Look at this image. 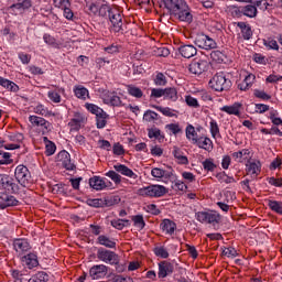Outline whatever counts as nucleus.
I'll return each instance as SVG.
<instances>
[{
    "mask_svg": "<svg viewBox=\"0 0 282 282\" xmlns=\"http://www.w3.org/2000/svg\"><path fill=\"white\" fill-rule=\"evenodd\" d=\"M210 58L216 63H221L224 62V53H221V51H213L210 53Z\"/></svg>",
    "mask_w": 282,
    "mask_h": 282,
    "instance_id": "nucleus-64",
    "label": "nucleus"
},
{
    "mask_svg": "<svg viewBox=\"0 0 282 282\" xmlns=\"http://www.w3.org/2000/svg\"><path fill=\"white\" fill-rule=\"evenodd\" d=\"M194 144H197L199 149H204L205 151H213V140L208 137H199Z\"/></svg>",
    "mask_w": 282,
    "mask_h": 282,
    "instance_id": "nucleus-29",
    "label": "nucleus"
},
{
    "mask_svg": "<svg viewBox=\"0 0 282 282\" xmlns=\"http://www.w3.org/2000/svg\"><path fill=\"white\" fill-rule=\"evenodd\" d=\"M202 164H203L204 171H208L210 173H213V171L217 169V164H215V160L213 159H206L205 161H203Z\"/></svg>",
    "mask_w": 282,
    "mask_h": 282,
    "instance_id": "nucleus-49",
    "label": "nucleus"
},
{
    "mask_svg": "<svg viewBox=\"0 0 282 282\" xmlns=\"http://www.w3.org/2000/svg\"><path fill=\"white\" fill-rule=\"evenodd\" d=\"M165 8L170 14H173L178 8L186 3L184 0H163Z\"/></svg>",
    "mask_w": 282,
    "mask_h": 282,
    "instance_id": "nucleus-26",
    "label": "nucleus"
},
{
    "mask_svg": "<svg viewBox=\"0 0 282 282\" xmlns=\"http://www.w3.org/2000/svg\"><path fill=\"white\" fill-rule=\"evenodd\" d=\"M166 193H169V191L164 185H149L137 191V195L141 197H164Z\"/></svg>",
    "mask_w": 282,
    "mask_h": 282,
    "instance_id": "nucleus-3",
    "label": "nucleus"
},
{
    "mask_svg": "<svg viewBox=\"0 0 282 282\" xmlns=\"http://www.w3.org/2000/svg\"><path fill=\"white\" fill-rule=\"evenodd\" d=\"M113 169L117 173H120V175H124V177H129L130 180H138V174H135L133 170L129 169L124 164H116L113 165Z\"/></svg>",
    "mask_w": 282,
    "mask_h": 282,
    "instance_id": "nucleus-19",
    "label": "nucleus"
},
{
    "mask_svg": "<svg viewBox=\"0 0 282 282\" xmlns=\"http://www.w3.org/2000/svg\"><path fill=\"white\" fill-rule=\"evenodd\" d=\"M268 206L273 210V213H276L278 215H282V202L269 200Z\"/></svg>",
    "mask_w": 282,
    "mask_h": 282,
    "instance_id": "nucleus-47",
    "label": "nucleus"
},
{
    "mask_svg": "<svg viewBox=\"0 0 282 282\" xmlns=\"http://www.w3.org/2000/svg\"><path fill=\"white\" fill-rule=\"evenodd\" d=\"M89 185L95 191H104V188H109V186H111V182L100 176H94L89 180Z\"/></svg>",
    "mask_w": 282,
    "mask_h": 282,
    "instance_id": "nucleus-12",
    "label": "nucleus"
},
{
    "mask_svg": "<svg viewBox=\"0 0 282 282\" xmlns=\"http://www.w3.org/2000/svg\"><path fill=\"white\" fill-rule=\"evenodd\" d=\"M177 88L170 87L165 88V97L164 100H171L172 102H177Z\"/></svg>",
    "mask_w": 282,
    "mask_h": 282,
    "instance_id": "nucleus-39",
    "label": "nucleus"
},
{
    "mask_svg": "<svg viewBox=\"0 0 282 282\" xmlns=\"http://www.w3.org/2000/svg\"><path fill=\"white\" fill-rule=\"evenodd\" d=\"M72 3L70 2H65V6L62 7L61 9L64 10V17L68 21H72L74 19V11H72Z\"/></svg>",
    "mask_w": 282,
    "mask_h": 282,
    "instance_id": "nucleus-50",
    "label": "nucleus"
},
{
    "mask_svg": "<svg viewBox=\"0 0 282 282\" xmlns=\"http://www.w3.org/2000/svg\"><path fill=\"white\" fill-rule=\"evenodd\" d=\"M22 265L32 270L39 265V257L34 252H30L21 258Z\"/></svg>",
    "mask_w": 282,
    "mask_h": 282,
    "instance_id": "nucleus-16",
    "label": "nucleus"
},
{
    "mask_svg": "<svg viewBox=\"0 0 282 282\" xmlns=\"http://www.w3.org/2000/svg\"><path fill=\"white\" fill-rule=\"evenodd\" d=\"M97 259L104 261V263H109L110 265H116L118 263V254L105 248L98 249Z\"/></svg>",
    "mask_w": 282,
    "mask_h": 282,
    "instance_id": "nucleus-8",
    "label": "nucleus"
},
{
    "mask_svg": "<svg viewBox=\"0 0 282 282\" xmlns=\"http://www.w3.org/2000/svg\"><path fill=\"white\" fill-rule=\"evenodd\" d=\"M84 123L85 117L80 113H75L74 118L68 122V127H70V131H79Z\"/></svg>",
    "mask_w": 282,
    "mask_h": 282,
    "instance_id": "nucleus-22",
    "label": "nucleus"
},
{
    "mask_svg": "<svg viewBox=\"0 0 282 282\" xmlns=\"http://www.w3.org/2000/svg\"><path fill=\"white\" fill-rule=\"evenodd\" d=\"M127 91L133 98H142L144 96V93H142V89L138 88L134 85H128Z\"/></svg>",
    "mask_w": 282,
    "mask_h": 282,
    "instance_id": "nucleus-42",
    "label": "nucleus"
},
{
    "mask_svg": "<svg viewBox=\"0 0 282 282\" xmlns=\"http://www.w3.org/2000/svg\"><path fill=\"white\" fill-rule=\"evenodd\" d=\"M165 128L173 133V135H177V133H182V128L180 127V123H169L165 126Z\"/></svg>",
    "mask_w": 282,
    "mask_h": 282,
    "instance_id": "nucleus-59",
    "label": "nucleus"
},
{
    "mask_svg": "<svg viewBox=\"0 0 282 282\" xmlns=\"http://www.w3.org/2000/svg\"><path fill=\"white\" fill-rule=\"evenodd\" d=\"M33 111H34V113H37V116H48L50 115V110H47V108L41 104L35 106Z\"/></svg>",
    "mask_w": 282,
    "mask_h": 282,
    "instance_id": "nucleus-60",
    "label": "nucleus"
},
{
    "mask_svg": "<svg viewBox=\"0 0 282 282\" xmlns=\"http://www.w3.org/2000/svg\"><path fill=\"white\" fill-rule=\"evenodd\" d=\"M0 85L1 87H4V89H8L9 91H19V86L10 79L0 77Z\"/></svg>",
    "mask_w": 282,
    "mask_h": 282,
    "instance_id": "nucleus-37",
    "label": "nucleus"
},
{
    "mask_svg": "<svg viewBox=\"0 0 282 282\" xmlns=\"http://www.w3.org/2000/svg\"><path fill=\"white\" fill-rule=\"evenodd\" d=\"M132 221L135 228H138L139 230H144V226H147V223H144L143 215L132 216Z\"/></svg>",
    "mask_w": 282,
    "mask_h": 282,
    "instance_id": "nucleus-46",
    "label": "nucleus"
},
{
    "mask_svg": "<svg viewBox=\"0 0 282 282\" xmlns=\"http://www.w3.org/2000/svg\"><path fill=\"white\" fill-rule=\"evenodd\" d=\"M50 281V275L47 273L40 271L34 274L28 282H47Z\"/></svg>",
    "mask_w": 282,
    "mask_h": 282,
    "instance_id": "nucleus-45",
    "label": "nucleus"
},
{
    "mask_svg": "<svg viewBox=\"0 0 282 282\" xmlns=\"http://www.w3.org/2000/svg\"><path fill=\"white\" fill-rule=\"evenodd\" d=\"M209 129H210L212 137L214 139L220 135L219 124L217 123V121H215V119H212V121L209 122Z\"/></svg>",
    "mask_w": 282,
    "mask_h": 282,
    "instance_id": "nucleus-54",
    "label": "nucleus"
},
{
    "mask_svg": "<svg viewBox=\"0 0 282 282\" xmlns=\"http://www.w3.org/2000/svg\"><path fill=\"white\" fill-rule=\"evenodd\" d=\"M263 45L267 50H279V43L271 37L263 40Z\"/></svg>",
    "mask_w": 282,
    "mask_h": 282,
    "instance_id": "nucleus-52",
    "label": "nucleus"
},
{
    "mask_svg": "<svg viewBox=\"0 0 282 282\" xmlns=\"http://www.w3.org/2000/svg\"><path fill=\"white\" fill-rule=\"evenodd\" d=\"M173 155L177 164H188V158L184 155V152H182L177 147L174 148Z\"/></svg>",
    "mask_w": 282,
    "mask_h": 282,
    "instance_id": "nucleus-36",
    "label": "nucleus"
},
{
    "mask_svg": "<svg viewBox=\"0 0 282 282\" xmlns=\"http://www.w3.org/2000/svg\"><path fill=\"white\" fill-rule=\"evenodd\" d=\"M178 52L183 58H193L197 55V48L191 44L180 46Z\"/></svg>",
    "mask_w": 282,
    "mask_h": 282,
    "instance_id": "nucleus-23",
    "label": "nucleus"
},
{
    "mask_svg": "<svg viewBox=\"0 0 282 282\" xmlns=\"http://www.w3.org/2000/svg\"><path fill=\"white\" fill-rule=\"evenodd\" d=\"M15 2L10 7L12 12H23L32 8V0H14Z\"/></svg>",
    "mask_w": 282,
    "mask_h": 282,
    "instance_id": "nucleus-20",
    "label": "nucleus"
},
{
    "mask_svg": "<svg viewBox=\"0 0 282 282\" xmlns=\"http://www.w3.org/2000/svg\"><path fill=\"white\" fill-rule=\"evenodd\" d=\"M171 17L177 21H182L183 23H193V13L191 12V8L186 2L178 7L177 10L171 14Z\"/></svg>",
    "mask_w": 282,
    "mask_h": 282,
    "instance_id": "nucleus-5",
    "label": "nucleus"
},
{
    "mask_svg": "<svg viewBox=\"0 0 282 282\" xmlns=\"http://www.w3.org/2000/svg\"><path fill=\"white\" fill-rule=\"evenodd\" d=\"M185 135L186 138L192 142V144H195L199 138H197V131L195 130V127L193 124H187L185 129Z\"/></svg>",
    "mask_w": 282,
    "mask_h": 282,
    "instance_id": "nucleus-32",
    "label": "nucleus"
},
{
    "mask_svg": "<svg viewBox=\"0 0 282 282\" xmlns=\"http://www.w3.org/2000/svg\"><path fill=\"white\" fill-rule=\"evenodd\" d=\"M218 182H220V184H235V182H237L235 180V177L232 176H228V174H226V172H220L216 175Z\"/></svg>",
    "mask_w": 282,
    "mask_h": 282,
    "instance_id": "nucleus-41",
    "label": "nucleus"
},
{
    "mask_svg": "<svg viewBox=\"0 0 282 282\" xmlns=\"http://www.w3.org/2000/svg\"><path fill=\"white\" fill-rule=\"evenodd\" d=\"M156 111H160L163 116H166L167 118H175L177 115H175V110L169 108V107H162V106H153Z\"/></svg>",
    "mask_w": 282,
    "mask_h": 282,
    "instance_id": "nucleus-43",
    "label": "nucleus"
},
{
    "mask_svg": "<svg viewBox=\"0 0 282 282\" xmlns=\"http://www.w3.org/2000/svg\"><path fill=\"white\" fill-rule=\"evenodd\" d=\"M126 226H129V220L127 219H113L111 220V227L117 230H122Z\"/></svg>",
    "mask_w": 282,
    "mask_h": 282,
    "instance_id": "nucleus-48",
    "label": "nucleus"
},
{
    "mask_svg": "<svg viewBox=\"0 0 282 282\" xmlns=\"http://www.w3.org/2000/svg\"><path fill=\"white\" fill-rule=\"evenodd\" d=\"M220 111H225V113H228L229 116H241V104L235 102L231 106H224L220 108Z\"/></svg>",
    "mask_w": 282,
    "mask_h": 282,
    "instance_id": "nucleus-27",
    "label": "nucleus"
},
{
    "mask_svg": "<svg viewBox=\"0 0 282 282\" xmlns=\"http://www.w3.org/2000/svg\"><path fill=\"white\" fill-rule=\"evenodd\" d=\"M73 91L79 100H87L89 98V90L83 85L74 86Z\"/></svg>",
    "mask_w": 282,
    "mask_h": 282,
    "instance_id": "nucleus-30",
    "label": "nucleus"
},
{
    "mask_svg": "<svg viewBox=\"0 0 282 282\" xmlns=\"http://www.w3.org/2000/svg\"><path fill=\"white\" fill-rule=\"evenodd\" d=\"M235 24L237 25V28H239L242 34V39H245V41H250L252 39V28L250 26V24L246 22H236Z\"/></svg>",
    "mask_w": 282,
    "mask_h": 282,
    "instance_id": "nucleus-24",
    "label": "nucleus"
},
{
    "mask_svg": "<svg viewBox=\"0 0 282 282\" xmlns=\"http://www.w3.org/2000/svg\"><path fill=\"white\" fill-rule=\"evenodd\" d=\"M14 175H15V180L24 188L30 185V180L32 178V174H30V170L28 169V166L18 165L15 167Z\"/></svg>",
    "mask_w": 282,
    "mask_h": 282,
    "instance_id": "nucleus-6",
    "label": "nucleus"
},
{
    "mask_svg": "<svg viewBox=\"0 0 282 282\" xmlns=\"http://www.w3.org/2000/svg\"><path fill=\"white\" fill-rule=\"evenodd\" d=\"M61 94H65V88H57L56 90H50L47 97L52 102H61Z\"/></svg>",
    "mask_w": 282,
    "mask_h": 282,
    "instance_id": "nucleus-35",
    "label": "nucleus"
},
{
    "mask_svg": "<svg viewBox=\"0 0 282 282\" xmlns=\"http://www.w3.org/2000/svg\"><path fill=\"white\" fill-rule=\"evenodd\" d=\"M209 87L214 91H228L232 87V82L226 78V74L217 73L209 80Z\"/></svg>",
    "mask_w": 282,
    "mask_h": 282,
    "instance_id": "nucleus-1",
    "label": "nucleus"
},
{
    "mask_svg": "<svg viewBox=\"0 0 282 282\" xmlns=\"http://www.w3.org/2000/svg\"><path fill=\"white\" fill-rule=\"evenodd\" d=\"M108 268L105 264H96L90 268L89 275L91 279H104V276H107Z\"/></svg>",
    "mask_w": 282,
    "mask_h": 282,
    "instance_id": "nucleus-17",
    "label": "nucleus"
},
{
    "mask_svg": "<svg viewBox=\"0 0 282 282\" xmlns=\"http://www.w3.org/2000/svg\"><path fill=\"white\" fill-rule=\"evenodd\" d=\"M194 43L200 50H215L217 47V42L204 33L197 34Z\"/></svg>",
    "mask_w": 282,
    "mask_h": 282,
    "instance_id": "nucleus-7",
    "label": "nucleus"
},
{
    "mask_svg": "<svg viewBox=\"0 0 282 282\" xmlns=\"http://www.w3.org/2000/svg\"><path fill=\"white\" fill-rule=\"evenodd\" d=\"M208 62L205 59H193L189 64L188 70L191 74H195L199 76L200 74H204V70L207 69Z\"/></svg>",
    "mask_w": 282,
    "mask_h": 282,
    "instance_id": "nucleus-11",
    "label": "nucleus"
},
{
    "mask_svg": "<svg viewBox=\"0 0 282 282\" xmlns=\"http://www.w3.org/2000/svg\"><path fill=\"white\" fill-rule=\"evenodd\" d=\"M29 122H31L33 127H40L41 124H45V118L39 116H30Z\"/></svg>",
    "mask_w": 282,
    "mask_h": 282,
    "instance_id": "nucleus-56",
    "label": "nucleus"
},
{
    "mask_svg": "<svg viewBox=\"0 0 282 282\" xmlns=\"http://www.w3.org/2000/svg\"><path fill=\"white\" fill-rule=\"evenodd\" d=\"M158 112L153 110H147L143 115V120L145 122H155V120H158Z\"/></svg>",
    "mask_w": 282,
    "mask_h": 282,
    "instance_id": "nucleus-53",
    "label": "nucleus"
},
{
    "mask_svg": "<svg viewBox=\"0 0 282 282\" xmlns=\"http://www.w3.org/2000/svg\"><path fill=\"white\" fill-rule=\"evenodd\" d=\"M223 254L225 257H229L230 259H235V257H237V254H239V253L237 252V250L234 247H228L223 250Z\"/></svg>",
    "mask_w": 282,
    "mask_h": 282,
    "instance_id": "nucleus-63",
    "label": "nucleus"
},
{
    "mask_svg": "<svg viewBox=\"0 0 282 282\" xmlns=\"http://www.w3.org/2000/svg\"><path fill=\"white\" fill-rule=\"evenodd\" d=\"M148 137L151 140H158V142H164V134H162V131L158 128H151L148 130Z\"/></svg>",
    "mask_w": 282,
    "mask_h": 282,
    "instance_id": "nucleus-34",
    "label": "nucleus"
},
{
    "mask_svg": "<svg viewBox=\"0 0 282 282\" xmlns=\"http://www.w3.org/2000/svg\"><path fill=\"white\" fill-rule=\"evenodd\" d=\"M106 177H109L115 182V184H120L122 182V176L118 174L116 171H109L106 173Z\"/></svg>",
    "mask_w": 282,
    "mask_h": 282,
    "instance_id": "nucleus-57",
    "label": "nucleus"
},
{
    "mask_svg": "<svg viewBox=\"0 0 282 282\" xmlns=\"http://www.w3.org/2000/svg\"><path fill=\"white\" fill-rule=\"evenodd\" d=\"M13 248L19 257H23L25 252H30L32 247L25 239H15L13 240Z\"/></svg>",
    "mask_w": 282,
    "mask_h": 282,
    "instance_id": "nucleus-15",
    "label": "nucleus"
},
{
    "mask_svg": "<svg viewBox=\"0 0 282 282\" xmlns=\"http://www.w3.org/2000/svg\"><path fill=\"white\" fill-rule=\"evenodd\" d=\"M101 99L105 105H111L112 107H120L122 105V100L116 93H111L109 90H105L101 94Z\"/></svg>",
    "mask_w": 282,
    "mask_h": 282,
    "instance_id": "nucleus-10",
    "label": "nucleus"
},
{
    "mask_svg": "<svg viewBox=\"0 0 282 282\" xmlns=\"http://www.w3.org/2000/svg\"><path fill=\"white\" fill-rule=\"evenodd\" d=\"M112 32H124V15L118 8H112L109 15Z\"/></svg>",
    "mask_w": 282,
    "mask_h": 282,
    "instance_id": "nucleus-2",
    "label": "nucleus"
},
{
    "mask_svg": "<svg viewBox=\"0 0 282 282\" xmlns=\"http://www.w3.org/2000/svg\"><path fill=\"white\" fill-rule=\"evenodd\" d=\"M85 107L88 111H90V113H94L96 117L105 112V110L94 104H86Z\"/></svg>",
    "mask_w": 282,
    "mask_h": 282,
    "instance_id": "nucleus-55",
    "label": "nucleus"
},
{
    "mask_svg": "<svg viewBox=\"0 0 282 282\" xmlns=\"http://www.w3.org/2000/svg\"><path fill=\"white\" fill-rule=\"evenodd\" d=\"M97 243H99V246H104L105 248H116V240L105 235L98 236Z\"/></svg>",
    "mask_w": 282,
    "mask_h": 282,
    "instance_id": "nucleus-31",
    "label": "nucleus"
},
{
    "mask_svg": "<svg viewBox=\"0 0 282 282\" xmlns=\"http://www.w3.org/2000/svg\"><path fill=\"white\" fill-rule=\"evenodd\" d=\"M175 270V267L173 265V263L163 260L161 262H159V272H158V276L159 279H166V276H169V274H173Z\"/></svg>",
    "mask_w": 282,
    "mask_h": 282,
    "instance_id": "nucleus-13",
    "label": "nucleus"
},
{
    "mask_svg": "<svg viewBox=\"0 0 282 282\" xmlns=\"http://www.w3.org/2000/svg\"><path fill=\"white\" fill-rule=\"evenodd\" d=\"M195 217L200 224H210L212 226H217L221 221V215L215 210L198 212Z\"/></svg>",
    "mask_w": 282,
    "mask_h": 282,
    "instance_id": "nucleus-4",
    "label": "nucleus"
},
{
    "mask_svg": "<svg viewBox=\"0 0 282 282\" xmlns=\"http://www.w3.org/2000/svg\"><path fill=\"white\" fill-rule=\"evenodd\" d=\"M154 83L159 87H164V85H166V76L162 73H158L154 78Z\"/></svg>",
    "mask_w": 282,
    "mask_h": 282,
    "instance_id": "nucleus-61",
    "label": "nucleus"
},
{
    "mask_svg": "<svg viewBox=\"0 0 282 282\" xmlns=\"http://www.w3.org/2000/svg\"><path fill=\"white\" fill-rule=\"evenodd\" d=\"M231 155L234 160H236V162H243V160H248V155H250V150L243 149L238 152H234Z\"/></svg>",
    "mask_w": 282,
    "mask_h": 282,
    "instance_id": "nucleus-40",
    "label": "nucleus"
},
{
    "mask_svg": "<svg viewBox=\"0 0 282 282\" xmlns=\"http://www.w3.org/2000/svg\"><path fill=\"white\" fill-rule=\"evenodd\" d=\"M0 189L8 191L9 193H14L17 191V184L12 182L10 176L0 174Z\"/></svg>",
    "mask_w": 282,
    "mask_h": 282,
    "instance_id": "nucleus-18",
    "label": "nucleus"
},
{
    "mask_svg": "<svg viewBox=\"0 0 282 282\" xmlns=\"http://www.w3.org/2000/svg\"><path fill=\"white\" fill-rule=\"evenodd\" d=\"M243 17H248L249 19H254L258 14L257 4H247L242 7Z\"/></svg>",
    "mask_w": 282,
    "mask_h": 282,
    "instance_id": "nucleus-33",
    "label": "nucleus"
},
{
    "mask_svg": "<svg viewBox=\"0 0 282 282\" xmlns=\"http://www.w3.org/2000/svg\"><path fill=\"white\" fill-rule=\"evenodd\" d=\"M57 161L59 162L61 166L66 169V171H74V169H76V165L72 163V155L65 150L57 154Z\"/></svg>",
    "mask_w": 282,
    "mask_h": 282,
    "instance_id": "nucleus-9",
    "label": "nucleus"
},
{
    "mask_svg": "<svg viewBox=\"0 0 282 282\" xmlns=\"http://www.w3.org/2000/svg\"><path fill=\"white\" fill-rule=\"evenodd\" d=\"M43 142L45 144V155H54L56 153V144L50 141L47 137H43Z\"/></svg>",
    "mask_w": 282,
    "mask_h": 282,
    "instance_id": "nucleus-38",
    "label": "nucleus"
},
{
    "mask_svg": "<svg viewBox=\"0 0 282 282\" xmlns=\"http://www.w3.org/2000/svg\"><path fill=\"white\" fill-rule=\"evenodd\" d=\"M246 171L247 175H251V177H257L259 173H261V162L259 161H253V162H248L246 164Z\"/></svg>",
    "mask_w": 282,
    "mask_h": 282,
    "instance_id": "nucleus-21",
    "label": "nucleus"
},
{
    "mask_svg": "<svg viewBox=\"0 0 282 282\" xmlns=\"http://www.w3.org/2000/svg\"><path fill=\"white\" fill-rule=\"evenodd\" d=\"M151 175H152V177H155L158 180H160L162 177H171V173H169L166 170L159 169V167L152 169Z\"/></svg>",
    "mask_w": 282,
    "mask_h": 282,
    "instance_id": "nucleus-44",
    "label": "nucleus"
},
{
    "mask_svg": "<svg viewBox=\"0 0 282 282\" xmlns=\"http://www.w3.org/2000/svg\"><path fill=\"white\" fill-rule=\"evenodd\" d=\"M43 41L46 43V45H51L52 47H58V43H56V39L50 34L43 35Z\"/></svg>",
    "mask_w": 282,
    "mask_h": 282,
    "instance_id": "nucleus-62",
    "label": "nucleus"
},
{
    "mask_svg": "<svg viewBox=\"0 0 282 282\" xmlns=\"http://www.w3.org/2000/svg\"><path fill=\"white\" fill-rule=\"evenodd\" d=\"M160 228L165 235H173L177 228V225H175V223H173L171 219H164L162 220Z\"/></svg>",
    "mask_w": 282,
    "mask_h": 282,
    "instance_id": "nucleus-28",
    "label": "nucleus"
},
{
    "mask_svg": "<svg viewBox=\"0 0 282 282\" xmlns=\"http://www.w3.org/2000/svg\"><path fill=\"white\" fill-rule=\"evenodd\" d=\"M154 254L161 259H169V251L164 247L154 248Z\"/></svg>",
    "mask_w": 282,
    "mask_h": 282,
    "instance_id": "nucleus-58",
    "label": "nucleus"
},
{
    "mask_svg": "<svg viewBox=\"0 0 282 282\" xmlns=\"http://www.w3.org/2000/svg\"><path fill=\"white\" fill-rule=\"evenodd\" d=\"M96 120H97V129H105V127H107V112L97 115Z\"/></svg>",
    "mask_w": 282,
    "mask_h": 282,
    "instance_id": "nucleus-51",
    "label": "nucleus"
},
{
    "mask_svg": "<svg viewBox=\"0 0 282 282\" xmlns=\"http://www.w3.org/2000/svg\"><path fill=\"white\" fill-rule=\"evenodd\" d=\"M9 140L14 143L8 144L6 149H8L9 151H14L17 149H21V142L25 140V137L23 135V133L12 132L9 134Z\"/></svg>",
    "mask_w": 282,
    "mask_h": 282,
    "instance_id": "nucleus-14",
    "label": "nucleus"
},
{
    "mask_svg": "<svg viewBox=\"0 0 282 282\" xmlns=\"http://www.w3.org/2000/svg\"><path fill=\"white\" fill-rule=\"evenodd\" d=\"M254 80H257V76H254V74L247 75L245 79L238 84V89H240V91H248V89H250L254 84Z\"/></svg>",
    "mask_w": 282,
    "mask_h": 282,
    "instance_id": "nucleus-25",
    "label": "nucleus"
}]
</instances>
